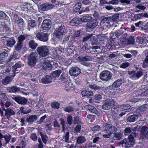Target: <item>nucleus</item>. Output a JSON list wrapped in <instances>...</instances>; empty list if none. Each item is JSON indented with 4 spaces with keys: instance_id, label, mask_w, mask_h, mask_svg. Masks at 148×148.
I'll list each match as a JSON object with an SVG mask.
<instances>
[{
    "instance_id": "f704fd0d",
    "label": "nucleus",
    "mask_w": 148,
    "mask_h": 148,
    "mask_svg": "<svg viewBox=\"0 0 148 148\" xmlns=\"http://www.w3.org/2000/svg\"><path fill=\"white\" fill-rule=\"evenodd\" d=\"M123 82L121 79H119L115 81L112 84V86L114 88H117L119 86L122 84Z\"/></svg>"
},
{
    "instance_id": "09e8293b",
    "label": "nucleus",
    "mask_w": 148,
    "mask_h": 148,
    "mask_svg": "<svg viewBox=\"0 0 148 148\" xmlns=\"http://www.w3.org/2000/svg\"><path fill=\"white\" fill-rule=\"evenodd\" d=\"M73 121V118L71 115H69L67 117V123L69 125H71Z\"/></svg>"
},
{
    "instance_id": "c756f323",
    "label": "nucleus",
    "mask_w": 148,
    "mask_h": 148,
    "mask_svg": "<svg viewBox=\"0 0 148 148\" xmlns=\"http://www.w3.org/2000/svg\"><path fill=\"white\" fill-rule=\"evenodd\" d=\"M106 36L104 35H100L98 36L97 38L99 41V43L101 44H103L106 39Z\"/></svg>"
},
{
    "instance_id": "13d9d810",
    "label": "nucleus",
    "mask_w": 148,
    "mask_h": 148,
    "mask_svg": "<svg viewBox=\"0 0 148 148\" xmlns=\"http://www.w3.org/2000/svg\"><path fill=\"white\" fill-rule=\"evenodd\" d=\"M131 132V130L130 127H127L124 130V134L125 135H127Z\"/></svg>"
},
{
    "instance_id": "69168bd1",
    "label": "nucleus",
    "mask_w": 148,
    "mask_h": 148,
    "mask_svg": "<svg viewBox=\"0 0 148 148\" xmlns=\"http://www.w3.org/2000/svg\"><path fill=\"white\" fill-rule=\"evenodd\" d=\"M53 126L56 129L60 130V126L58 122L56 121L54 122Z\"/></svg>"
},
{
    "instance_id": "37998d69",
    "label": "nucleus",
    "mask_w": 148,
    "mask_h": 148,
    "mask_svg": "<svg viewBox=\"0 0 148 148\" xmlns=\"http://www.w3.org/2000/svg\"><path fill=\"white\" fill-rule=\"evenodd\" d=\"M130 108V106L128 104L122 105L120 107V109L122 110H127Z\"/></svg>"
},
{
    "instance_id": "a18cd8bd",
    "label": "nucleus",
    "mask_w": 148,
    "mask_h": 148,
    "mask_svg": "<svg viewBox=\"0 0 148 148\" xmlns=\"http://www.w3.org/2000/svg\"><path fill=\"white\" fill-rule=\"evenodd\" d=\"M51 106L52 108L58 109L60 108V104L57 102H54L51 103Z\"/></svg>"
},
{
    "instance_id": "412c9836",
    "label": "nucleus",
    "mask_w": 148,
    "mask_h": 148,
    "mask_svg": "<svg viewBox=\"0 0 148 148\" xmlns=\"http://www.w3.org/2000/svg\"><path fill=\"white\" fill-rule=\"evenodd\" d=\"M53 79V78L51 76L47 75L41 79L42 83L47 84L51 82Z\"/></svg>"
},
{
    "instance_id": "cd10ccee",
    "label": "nucleus",
    "mask_w": 148,
    "mask_h": 148,
    "mask_svg": "<svg viewBox=\"0 0 148 148\" xmlns=\"http://www.w3.org/2000/svg\"><path fill=\"white\" fill-rule=\"evenodd\" d=\"M80 19H78L77 17L73 18L70 22V24L71 25L74 26L76 25H77L80 23Z\"/></svg>"
},
{
    "instance_id": "423d86ee",
    "label": "nucleus",
    "mask_w": 148,
    "mask_h": 148,
    "mask_svg": "<svg viewBox=\"0 0 148 148\" xmlns=\"http://www.w3.org/2000/svg\"><path fill=\"white\" fill-rule=\"evenodd\" d=\"M49 34L43 32H38L37 33L36 36L39 40L43 42L47 41L49 39Z\"/></svg>"
},
{
    "instance_id": "0eeeda50",
    "label": "nucleus",
    "mask_w": 148,
    "mask_h": 148,
    "mask_svg": "<svg viewBox=\"0 0 148 148\" xmlns=\"http://www.w3.org/2000/svg\"><path fill=\"white\" fill-rule=\"evenodd\" d=\"M12 21L21 27H23L25 26L23 19L19 16L17 14H15L12 18Z\"/></svg>"
},
{
    "instance_id": "a19ab883",
    "label": "nucleus",
    "mask_w": 148,
    "mask_h": 148,
    "mask_svg": "<svg viewBox=\"0 0 148 148\" xmlns=\"http://www.w3.org/2000/svg\"><path fill=\"white\" fill-rule=\"evenodd\" d=\"M114 137L117 140H120L122 138V134L121 133H114Z\"/></svg>"
},
{
    "instance_id": "c03bdc74",
    "label": "nucleus",
    "mask_w": 148,
    "mask_h": 148,
    "mask_svg": "<svg viewBox=\"0 0 148 148\" xmlns=\"http://www.w3.org/2000/svg\"><path fill=\"white\" fill-rule=\"evenodd\" d=\"M147 109V105H143L139 107L138 109L139 111V112H143L146 111Z\"/></svg>"
},
{
    "instance_id": "c85d7f7f",
    "label": "nucleus",
    "mask_w": 148,
    "mask_h": 148,
    "mask_svg": "<svg viewBox=\"0 0 148 148\" xmlns=\"http://www.w3.org/2000/svg\"><path fill=\"white\" fill-rule=\"evenodd\" d=\"M8 56V53L6 52L3 51L0 54V64L3 63L4 59Z\"/></svg>"
},
{
    "instance_id": "864d4df0",
    "label": "nucleus",
    "mask_w": 148,
    "mask_h": 148,
    "mask_svg": "<svg viewBox=\"0 0 148 148\" xmlns=\"http://www.w3.org/2000/svg\"><path fill=\"white\" fill-rule=\"evenodd\" d=\"M46 131L49 132L52 129V125L51 124L49 123L47 124L45 127Z\"/></svg>"
},
{
    "instance_id": "ddd939ff",
    "label": "nucleus",
    "mask_w": 148,
    "mask_h": 148,
    "mask_svg": "<svg viewBox=\"0 0 148 148\" xmlns=\"http://www.w3.org/2000/svg\"><path fill=\"white\" fill-rule=\"evenodd\" d=\"M51 22L49 19H45L42 24V27L44 30H47L50 29L51 27Z\"/></svg>"
},
{
    "instance_id": "4468645a",
    "label": "nucleus",
    "mask_w": 148,
    "mask_h": 148,
    "mask_svg": "<svg viewBox=\"0 0 148 148\" xmlns=\"http://www.w3.org/2000/svg\"><path fill=\"white\" fill-rule=\"evenodd\" d=\"M98 24V22L97 20L93 19L90 22H88L86 24L87 27L91 29H94L97 26Z\"/></svg>"
},
{
    "instance_id": "4be33fe9",
    "label": "nucleus",
    "mask_w": 148,
    "mask_h": 148,
    "mask_svg": "<svg viewBox=\"0 0 148 148\" xmlns=\"http://www.w3.org/2000/svg\"><path fill=\"white\" fill-rule=\"evenodd\" d=\"M78 59L80 62H84L86 61H91L92 60V57L90 56H86L85 57L82 56H79L78 57Z\"/></svg>"
},
{
    "instance_id": "dca6fc26",
    "label": "nucleus",
    "mask_w": 148,
    "mask_h": 148,
    "mask_svg": "<svg viewBox=\"0 0 148 148\" xmlns=\"http://www.w3.org/2000/svg\"><path fill=\"white\" fill-rule=\"evenodd\" d=\"M3 37L8 38L7 40V43L6 44V45L8 47H12L16 42L14 37L9 38L7 36H4Z\"/></svg>"
},
{
    "instance_id": "f257e3e1",
    "label": "nucleus",
    "mask_w": 148,
    "mask_h": 148,
    "mask_svg": "<svg viewBox=\"0 0 148 148\" xmlns=\"http://www.w3.org/2000/svg\"><path fill=\"white\" fill-rule=\"evenodd\" d=\"M37 51L39 56L41 57H45L48 56L49 53L48 47L45 45L41 46L38 47Z\"/></svg>"
},
{
    "instance_id": "1a4fd4ad",
    "label": "nucleus",
    "mask_w": 148,
    "mask_h": 148,
    "mask_svg": "<svg viewBox=\"0 0 148 148\" xmlns=\"http://www.w3.org/2000/svg\"><path fill=\"white\" fill-rule=\"evenodd\" d=\"M12 99L18 104L24 105L27 102V99L19 96H17L15 97H13Z\"/></svg>"
},
{
    "instance_id": "72a5a7b5",
    "label": "nucleus",
    "mask_w": 148,
    "mask_h": 148,
    "mask_svg": "<svg viewBox=\"0 0 148 148\" xmlns=\"http://www.w3.org/2000/svg\"><path fill=\"white\" fill-rule=\"evenodd\" d=\"M62 71L60 70H58L53 71L52 73L51 76L53 78L58 77L60 74L61 73Z\"/></svg>"
},
{
    "instance_id": "58836bf2",
    "label": "nucleus",
    "mask_w": 148,
    "mask_h": 148,
    "mask_svg": "<svg viewBox=\"0 0 148 148\" xmlns=\"http://www.w3.org/2000/svg\"><path fill=\"white\" fill-rule=\"evenodd\" d=\"M111 21V18L110 17H105L103 18L101 21V23H109Z\"/></svg>"
},
{
    "instance_id": "f3484780",
    "label": "nucleus",
    "mask_w": 148,
    "mask_h": 148,
    "mask_svg": "<svg viewBox=\"0 0 148 148\" xmlns=\"http://www.w3.org/2000/svg\"><path fill=\"white\" fill-rule=\"evenodd\" d=\"M41 8L43 11H46L54 7V4L49 3H45L41 5Z\"/></svg>"
},
{
    "instance_id": "680f3d73",
    "label": "nucleus",
    "mask_w": 148,
    "mask_h": 148,
    "mask_svg": "<svg viewBox=\"0 0 148 148\" xmlns=\"http://www.w3.org/2000/svg\"><path fill=\"white\" fill-rule=\"evenodd\" d=\"M92 35V34L88 35L87 36H85L84 37L82 42H84L88 40L90 38L91 36Z\"/></svg>"
},
{
    "instance_id": "c9c22d12",
    "label": "nucleus",
    "mask_w": 148,
    "mask_h": 148,
    "mask_svg": "<svg viewBox=\"0 0 148 148\" xmlns=\"http://www.w3.org/2000/svg\"><path fill=\"white\" fill-rule=\"evenodd\" d=\"M118 42L120 46L125 45L127 44L126 40L124 38H120Z\"/></svg>"
},
{
    "instance_id": "8fccbe9b",
    "label": "nucleus",
    "mask_w": 148,
    "mask_h": 148,
    "mask_svg": "<svg viewBox=\"0 0 148 148\" xmlns=\"http://www.w3.org/2000/svg\"><path fill=\"white\" fill-rule=\"evenodd\" d=\"M81 5L82 3L80 2H78L76 4L74 7L73 10L74 11L76 12L79 11L81 7Z\"/></svg>"
},
{
    "instance_id": "603ef678",
    "label": "nucleus",
    "mask_w": 148,
    "mask_h": 148,
    "mask_svg": "<svg viewBox=\"0 0 148 148\" xmlns=\"http://www.w3.org/2000/svg\"><path fill=\"white\" fill-rule=\"evenodd\" d=\"M11 68L12 64L10 63H9L5 70V72L4 73H6L8 74V73H9L10 71L12 69Z\"/></svg>"
},
{
    "instance_id": "338daca9",
    "label": "nucleus",
    "mask_w": 148,
    "mask_h": 148,
    "mask_svg": "<svg viewBox=\"0 0 148 148\" xmlns=\"http://www.w3.org/2000/svg\"><path fill=\"white\" fill-rule=\"evenodd\" d=\"M30 138L34 141H36L37 140V136L36 134L35 133L32 134L30 136Z\"/></svg>"
},
{
    "instance_id": "49530a36",
    "label": "nucleus",
    "mask_w": 148,
    "mask_h": 148,
    "mask_svg": "<svg viewBox=\"0 0 148 148\" xmlns=\"http://www.w3.org/2000/svg\"><path fill=\"white\" fill-rule=\"evenodd\" d=\"M64 109L65 112L69 113H71L73 112L74 110V108L70 106L65 108Z\"/></svg>"
},
{
    "instance_id": "6ab92c4d",
    "label": "nucleus",
    "mask_w": 148,
    "mask_h": 148,
    "mask_svg": "<svg viewBox=\"0 0 148 148\" xmlns=\"http://www.w3.org/2000/svg\"><path fill=\"white\" fill-rule=\"evenodd\" d=\"M7 90L9 92L14 93L18 92L20 91V88L16 86H13L12 87H8Z\"/></svg>"
},
{
    "instance_id": "774afa93",
    "label": "nucleus",
    "mask_w": 148,
    "mask_h": 148,
    "mask_svg": "<svg viewBox=\"0 0 148 148\" xmlns=\"http://www.w3.org/2000/svg\"><path fill=\"white\" fill-rule=\"evenodd\" d=\"M136 8H138V9L144 10L146 9V7L144 5H142L141 4H139L136 6Z\"/></svg>"
},
{
    "instance_id": "0e129e2a",
    "label": "nucleus",
    "mask_w": 148,
    "mask_h": 148,
    "mask_svg": "<svg viewBox=\"0 0 148 148\" xmlns=\"http://www.w3.org/2000/svg\"><path fill=\"white\" fill-rule=\"evenodd\" d=\"M91 44L92 45H97L99 43L98 39L95 37L93 38L92 40Z\"/></svg>"
},
{
    "instance_id": "7ed1b4c3",
    "label": "nucleus",
    "mask_w": 148,
    "mask_h": 148,
    "mask_svg": "<svg viewBox=\"0 0 148 148\" xmlns=\"http://www.w3.org/2000/svg\"><path fill=\"white\" fill-rule=\"evenodd\" d=\"M64 27L61 25L58 29H56L54 33V34L56 37L60 40H62L64 32Z\"/></svg>"
},
{
    "instance_id": "20e7f679",
    "label": "nucleus",
    "mask_w": 148,
    "mask_h": 148,
    "mask_svg": "<svg viewBox=\"0 0 148 148\" xmlns=\"http://www.w3.org/2000/svg\"><path fill=\"white\" fill-rule=\"evenodd\" d=\"M112 77L111 73L108 71H104L102 72L100 75V78L101 79L107 81L109 80Z\"/></svg>"
},
{
    "instance_id": "6e6552de",
    "label": "nucleus",
    "mask_w": 148,
    "mask_h": 148,
    "mask_svg": "<svg viewBox=\"0 0 148 148\" xmlns=\"http://www.w3.org/2000/svg\"><path fill=\"white\" fill-rule=\"evenodd\" d=\"M70 75L72 76L76 77L81 73L80 69L77 67H72L69 71Z\"/></svg>"
},
{
    "instance_id": "4c0bfd02",
    "label": "nucleus",
    "mask_w": 148,
    "mask_h": 148,
    "mask_svg": "<svg viewBox=\"0 0 148 148\" xmlns=\"http://www.w3.org/2000/svg\"><path fill=\"white\" fill-rule=\"evenodd\" d=\"M42 139L43 142L46 144L47 139L48 138V137L46 135H44L42 132H39Z\"/></svg>"
},
{
    "instance_id": "7c9ffc66",
    "label": "nucleus",
    "mask_w": 148,
    "mask_h": 148,
    "mask_svg": "<svg viewBox=\"0 0 148 148\" xmlns=\"http://www.w3.org/2000/svg\"><path fill=\"white\" fill-rule=\"evenodd\" d=\"M85 108L88 109L92 112L95 113V114H97V111L96 109L91 105H86L85 106Z\"/></svg>"
},
{
    "instance_id": "bf43d9fd",
    "label": "nucleus",
    "mask_w": 148,
    "mask_h": 148,
    "mask_svg": "<svg viewBox=\"0 0 148 148\" xmlns=\"http://www.w3.org/2000/svg\"><path fill=\"white\" fill-rule=\"evenodd\" d=\"M130 65V63L128 62H125L122 63L120 66L121 68H125L128 67Z\"/></svg>"
},
{
    "instance_id": "052dcab7",
    "label": "nucleus",
    "mask_w": 148,
    "mask_h": 148,
    "mask_svg": "<svg viewBox=\"0 0 148 148\" xmlns=\"http://www.w3.org/2000/svg\"><path fill=\"white\" fill-rule=\"evenodd\" d=\"M80 35V32L79 31H77L74 32L73 34L72 38L73 39L75 37H77L79 36Z\"/></svg>"
},
{
    "instance_id": "3c124183",
    "label": "nucleus",
    "mask_w": 148,
    "mask_h": 148,
    "mask_svg": "<svg viewBox=\"0 0 148 148\" xmlns=\"http://www.w3.org/2000/svg\"><path fill=\"white\" fill-rule=\"evenodd\" d=\"M110 105H111V107H112L114 108H116L118 106V104L117 103L114 101L112 100H110Z\"/></svg>"
},
{
    "instance_id": "a211bd4d",
    "label": "nucleus",
    "mask_w": 148,
    "mask_h": 148,
    "mask_svg": "<svg viewBox=\"0 0 148 148\" xmlns=\"http://www.w3.org/2000/svg\"><path fill=\"white\" fill-rule=\"evenodd\" d=\"M38 118L37 115L33 114L27 118L26 121L28 123L31 124L36 121Z\"/></svg>"
},
{
    "instance_id": "aec40b11",
    "label": "nucleus",
    "mask_w": 148,
    "mask_h": 148,
    "mask_svg": "<svg viewBox=\"0 0 148 148\" xmlns=\"http://www.w3.org/2000/svg\"><path fill=\"white\" fill-rule=\"evenodd\" d=\"M141 116L140 114H134L129 116L127 121L130 122H134L138 118V117Z\"/></svg>"
},
{
    "instance_id": "5fc2aeb1",
    "label": "nucleus",
    "mask_w": 148,
    "mask_h": 148,
    "mask_svg": "<svg viewBox=\"0 0 148 148\" xmlns=\"http://www.w3.org/2000/svg\"><path fill=\"white\" fill-rule=\"evenodd\" d=\"M0 98L1 99V101H4L7 99V97L5 93L0 92Z\"/></svg>"
},
{
    "instance_id": "39448f33",
    "label": "nucleus",
    "mask_w": 148,
    "mask_h": 148,
    "mask_svg": "<svg viewBox=\"0 0 148 148\" xmlns=\"http://www.w3.org/2000/svg\"><path fill=\"white\" fill-rule=\"evenodd\" d=\"M104 131L105 132L112 135L117 131V129L114 126L111 124H107L105 126Z\"/></svg>"
},
{
    "instance_id": "a878e982",
    "label": "nucleus",
    "mask_w": 148,
    "mask_h": 148,
    "mask_svg": "<svg viewBox=\"0 0 148 148\" xmlns=\"http://www.w3.org/2000/svg\"><path fill=\"white\" fill-rule=\"evenodd\" d=\"M110 103V100L106 101L102 105V108L106 110L110 109L111 108V105Z\"/></svg>"
},
{
    "instance_id": "79ce46f5",
    "label": "nucleus",
    "mask_w": 148,
    "mask_h": 148,
    "mask_svg": "<svg viewBox=\"0 0 148 148\" xmlns=\"http://www.w3.org/2000/svg\"><path fill=\"white\" fill-rule=\"evenodd\" d=\"M143 75L142 72L141 71H138L136 73H134L132 76L133 78H139Z\"/></svg>"
},
{
    "instance_id": "b1692460",
    "label": "nucleus",
    "mask_w": 148,
    "mask_h": 148,
    "mask_svg": "<svg viewBox=\"0 0 148 148\" xmlns=\"http://www.w3.org/2000/svg\"><path fill=\"white\" fill-rule=\"evenodd\" d=\"M13 77L12 75H11L10 76L6 77L2 80V84L4 85H6L9 84L12 81L11 77Z\"/></svg>"
},
{
    "instance_id": "e2e57ef3",
    "label": "nucleus",
    "mask_w": 148,
    "mask_h": 148,
    "mask_svg": "<svg viewBox=\"0 0 148 148\" xmlns=\"http://www.w3.org/2000/svg\"><path fill=\"white\" fill-rule=\"evenodd\" d=\"M66 75L64 73H63L60 78L59 80L60 82H65L66 80Z\"/></svg>"
},
{
    "instance_id": "393cba45",
    "label": "nucleus",
    "mask_w": 148,
    "mask_h": 148,
    "mask_svg": "<svg viewBox=\"0 0 148 148\" xmlns=\"http://www.w3.org/2000/svg\"><path fill=\"white\" fill-rule=\"evenodd\" d=\"M136 129H137L138 131H140L142 134L144 133L146 130H147L148 129V127L144 125L143 126H139L137 125L136 127Z\"/></svg>"
},
{
    "instance_id": "e433bc0d",
    "label": "nucleus",
    "mask_w": 148,
    "mask_h": 148,
    "mask_svg": "<svg viewBox=\"0 0 148 148\" xmlns=\"http://www.w3.org/2000/svg\"><path fill=\"white\" fill-rule=\"evenodd\" d=\"M27 36V35H21L18 37V41L17 42L23 43V41L24 40Z\"/></svg>"
},
{
    "instance_id": "4d7b16f0",
    "label": "nucleus",
    "mask_w": 148,
    "mask_h": 148,
    "mask_svg": "<svg viewBox=\"0 0 148 148\" xmlns=\"http://www.w3.org/2000/svg\"><path fill=\"white\" fill-rule=\"evenodd\" d=\"M20 110H21L22 112L24 114H27L28 113L30 112H31V109H29L27 110H25V109L24 108V107H21V108Z\"/></svg>"
},
{
    "instance_id": "5701e85b",
    "label": "nucleus",
    "mask_w": 148,
    "mask_h": 148,
    "mask_svg": "<svg viewBox=\"0 0 148 148\" xmlns=\"http://www.w3.org/2000/svg\"><path fill=\"white\" fill-rule=\"evenodd\" d=\"M23 46V43L17 42L14 46V48L15 51L19 53L21 51Z\"/></svg>"
},
{
    "instance_id": "6e6d98bb",
    "label": "nucleus",
    "mask_w": 148,
    "mask_h": 148,
    "mask_svg": "<svg viewBox=\"0 0 148 148\" xmlns=\"http://www.w3.org/2000/svg\"><path fill=\"white\" fill-rule=\"evenodd\" d=\"M146 63L148 64V55L146 56L145 60L143 62V67L144 68H146L148 66V64H146Z\"/></svg>"
},
{
    "instance_id": "2f4dec72",
    "label": "nucleus",
    "mask_w": 148,
    "mask_h": 148,
    "mask_svg": "<svg viewBox=\"0 0 148 148\" xmlns=\"http://www.w3.org/2000/svg\"><path fill=\"white\" fill-rule=\"evenodd\" d=\"M29 45L31 48L34 49L37 46L38 44L35 42L34 40H31L29 42Z\"/></svg>"
},
{
    "instance_id": "f03ea898",
    "label": "nucleus",
    "mask_w": 148,
    "mask_h": 148,
    "mask_svg": "<svg viewBox=\"0 0 148 148\" xmlns=\"http://www.w3.org/2000/svg\"><path fill=\"white\" fill-rule=\"evenodd\" d=\"M38 54L36 52H32L29 55L28 61L29 66L31 67H34L38 60Z\"/></svg>"
},
{
    "instance_id": "9d476101",
    "label": "nucleus",
    "mask_w": 148,
    "mask_h": 148,
    "mask_svg": "<svg viewBox=\"0 0 148 148\" xmlns=\"http://www.w3.org/2000/svg\"><path fill=\"white\" fill-rule=\"evenodd\" d=\"M41 64L42 68L45 69L47 68H51V64L47 58H43L41 59Z\"/></svg>"
},
{
    "instance_id": "f8f14e48",
    "label": "nucleus",
    "mask_w": 148,
    "mask_h": 148,
    "mask_svg": "<svg viewBox=\"0 0 148 148\" xmlns=\"http://www.w3.org/2000/svg\"><path fill=\"white\" fill-rule=\"evenodd\" d=\"M21 66L20 64L16 63L14 65H12V72L14 73V75H12L13 77L15 75V74L20 72L21 70Z\"/></svg>"
},
{
    "instance_id": "bb28decb",
    "label": "nucleus",
    "mask_w": 148,
    "mask_h": 148,
    "mask_svg": "<svg viewBox=\"0 0 148 148\" xmlns=\"http://www.w3.org/2000/svg\"><path fill=\"white\" fill-rule=\"evenodd\" d=\"M28 24L29 26L28 29L29 30L31 28H34L37 25L35 21L33 20L29 21H28Z\"/></svg>"
},
{
    "instance_id": "2eb2a0df",
    "label": "nucleus",
    "mask_w": 148,
    "mask_h": 148,
    "mask_svg": "<svg viewBox=\"0 0 148 148\" xmlns=\"http://www.w3.org/2000/svg\"><path fill=\"white\" fill-rule=\"evenodd\" d=\"M134 143V142H132L125 138L123 141L119 142V144L120 145L124 144L125 147H129L132 146Z\"/></svg>"
},
{
    "instance_id": "ea45409f",
    "label": "nucleus",
    "mask_w": 148,
    "mask_h": 148,
    "mask_svg": "<svg viewBox=\"0 0 148 148\" xmlns=\"http://www.w3.org/2000/svg\"><path fill=\"white\" fill-rule=\"evenodd\" d=\"M85 140L86 139L84 136H80L77 138V142L78 144H80L84 143Z\"/></svg>"
},
{
    "instance_id": "473e14b6",
    "label": "nucleus",
    "mask_w": 148,
    "mask_h": 148,
    "mask_svg": "<svg viewBox=\"0 0 148 148\" xmlns=\"http://www.w3.org/2000/svg\"><path fill=\"white\" fill-rule=\"evenodd\" d=\"M92 18V17L90 16H83L80 19V21L86 22L91 21Z\"/></svg>"
},
{
    "instance_id": "de8ad7c7",
    "label": "nucleus",
    "mask_w": 148,
    "mask_h": 148,
    "mask_svg": "<svg viewBox=\"0 0 148 148\" xmlns=\"http://www.w3.org/2000/svg\"><path fill=\"white\" fill-rule=\"evenodd\" d=\"M1 105V108L3 106H4H4L6 108H8L11 105V102L9 101H7L6 102H0Z\"/></svg>"
},
{
    "instance_id": "9b49d317",
    "label": "nucleus",
    "mask_w": 148,
    "mask_h": 148,
    "mask_svg": "<svg viewBox=\"0 0 148 148\" xmlns=\"http://www.w3.org/2000/svg\"><path fill=\"white\" fill-rule=\"evenodd\" d=\"M2 108L5 111V116L8 119H10L11 116L15 114V112L10 108L5 109L4 108V106H3Z\"/></svg>"
}]
</instances>
